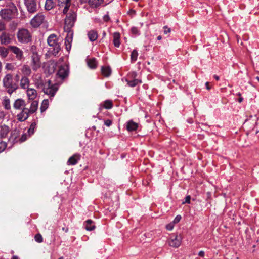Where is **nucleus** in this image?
<instances>
[{"label":"nucleus","instance_id":"1","mask_svg":"<svg viewBox=\"0 0 259 259\" xmlns=\"http://www.w3.org/2000/svg\"><path fill=\"white\" fill-rule=\"evenodd\" d=\"M2 83L3 87L10 95H11L19 88L18 83L14 82L13 76L11 73H7L5 75L3 78Z\"/></svg>","mask_w":259,"mask_h":259},{"label":"nucleus","instance_id":"2","mask_svg":"<svg viewBox=\"0 0 259 259\" xmlns=\"http://www.w3.org/2000/svg\"><path fill=\"white\" fill-rule=\"evenodd\" d=\"M17 13V7L14 4H11L9 8L2 9L0 11V16L3 19L10 21L15 17Z\"/></svg>","mask_w":259,"mask_h":259},{"label":"nucleus","instance_id":"3","mask_svg":"<svg viewBox=\"0 0 259 259\" xmlns=\"http://www.w3.org/2000/svg\"><path fill=\"white\" fill-rule=\"evenodd\" d=\"M47 42L50 47H52L51 53L54 56H56L61 50V47L58 42V39L54 34L49 35L47 39Z\"/></svg>","mask_w":259,"mask_h":259},{"label":"nucleus","instance_id":"4","mask_svg":"<svg viewBox=\"0 0 259 259\" xmlns=\"http://www.w3.org/2000/svg\"><path fill=\"white\" fill-rule=\"evenodd\" d=\"M18 40L21 43H28L31 41L32 36L26 29H20L17 32Z\"/></svg>","mask_w":259,"mask_h":259},{"label":"nucleus","instance_id":"5","mask_svg":"<svg viewBox=\"0 0 259 259\" xmlns=\"http://www.w3.org/2000/svg\"><path fill=\"white\" fill-rule=\"evenodd\" d=\"M57 90L58 88L56 85L51 84L50 80L45 82V84L42 88L44 93L49 95L50 97H54Z\"/></svg>","mask_w":259,"mask_h":259},{"label":"nucleus","instance_id":"6","mask_svg":"<svg viewBox=\"0 0 259 259\" xmlns=\"http://www.w3.org/2000/svg\"><path fill=\"white\" fill-rule=\"evenodd\" d=\"M31 58L32 69L36 71L41 66L40 57L37 53L33 52Z\"/></svg>","mask_w":259,"mask_h":259},{"label":"nucleus","instance_id":"7","mask_svg":"<svg viewBox=\"0 0 259 259\" xmlns=\"http://www.w3.org/2000/svg\"><path fill=\"white\" fill-rule=\"evenodd\" d=\"M182 237L180 235H172L168 240L169 246L174 248L179 247L181 244Z\"/></svg>","mask_w":259,"mask_h":259},{"label":"nucleus","instance_id":"8","mask_svg":"<svg viewBox=\"0 0 259 259\" xmlns=\"http://www.w3.org/2000/svg\"><path fill=\"white\" fill-rule=\"evenodd\" d=\"M44 19V15L38 13L31 19L30 24L33 27H38L43 23Z\"/></svg>","mask_w":259,"mask_h":259},{"label":"nucleus","instance_id":"9","mask_svg":"<svg viewBox=\"0 0 259 259\" xmlns=\"http://www.w3.org/2000/svg\"><path fill=\"white\" fill-rule=\"evenodd\" d=\"M24 3L29 12L34 13L36 11L37 4L35 0H24Z\"/></svg>","mask_w":259,"mask_h":259},{"label":"nucleus","instance_id":"10","mask_svg":"<svg viewBox=\"0 0 259 259\" xmlns=\"http://www.w3.org/2000/svg\"><path fill=\"white\" fill-rule=\"evenodd\" d=\"M30 114L28 112V108L24 107L20 113L17 114V119L20 122L24 121L28 119Z\"/></svg>","mask_w":259,"mask_h":259},{"label":"nucleus","instance_id":"11","mask_svg":"<svg viewBox=\"0 0 259 259\" xmlns=\"http://www.w3.org/2000/svg\"><path fill=\"white\" fill-rule=\"evenodd\" d=\"M19 134V132L17 130L14 131L13 133L11 134V136L10 137V139H13V142H23L26 140L27 138L29 137L30 136H28V134H24L22 135L21 137L19 139L17 140V136Z\"/></svg>","mask_w":259,"mask_h":259},{"label":"nucleus","instance_id":"12","mask_svg":"<svg viewBox=\"0 0 259 259\" xmlns=\"http://www.w3.org/2000/svg\"><path fill=\"white\" fill-rule=\"evenodd\" d=\"M9 48L16 55V58L19 60H21L23 58V52L19 48L16 46H10Z\"/></svg>","mask_w":259,"mask_h":259},{"label":"nucleus","instance_id":"13","mask_svg":"<svg viewBox=\"0 0 259 259\" xmlns=\"http://www.w3.org/2000/svg\"><path fill=\"white\" fill-rule=\"evenodd\" d=\"M73 39V33L72 32H68L67 35L65 39V45L66 49L67 51H70L71 48V43Z\"/></svg>","mask_w":259,"mask_h":259},{"label":"nucleus","instance_id":"14","mask_svg":"<svg viewBox=\"0 0 259 259\" xmlns=\"http://www.w3.org/2000/svg\"><path fill=\"white\" fill-rule=\"evenodd\" d=\"M68 72L69 70L68 67L67 66H62L59 68L57 75L60 78L64 79L68 76Z\"/></svg>","mask_w":259,"mask_h":259},{"label":"nucleus","instance_id":"15","mask_svg":"<svg viewBox=\"0 0 259 259\" xmlns=\"http://www.w3.org/2000/svg\"><path fill=\"white\" fill-rule=\"evenodd\" d=\"M76 19V14L74 12H69L67 14L66 18L65 20L66 24H68L72 26L73 24L74 21Z\"/></svg>","mask_w":259,"mask_h":259},{"label":"nucleus","instance_id":"16","mask_svg":"<svg viewBox=\"0 0 259 259\" xmlns=\"http://www.w3.org/2000/svg\"><path fill=\"white\" fill-rule=\"evenodd\" d=\"M26 94L29 100H34L37 96V92L34 89L28 88L26 89Z\"/></svg>","mask_w":259,"mask_h":259},{"label":"nucleus","instance_id":"17","mask_svg":"<svg viewBox=\"0 0 259 259\" xmlns=\"http://www.w3.org/2000/svg\"><path fill=\"white\" fill-rule=\"evenodd\" d=\"M25 106V101L24 100L19 98L16 99L13 104V107L16 110H20L23 108Z\"/></svg>","mask_w":259,"mask_h":259},{"label":"nucleus","instance_id":"18","mask_svg":"<svg viewBox=\"0 0 259 259\" xmlns=\"http://www.w3.org/2000/svg\"><path fill=\"white\" fill-rule=\"evenodd\" d=\"M30 85V80L26 76H22L20 81V86L21 89L26 90Z\"/></svg>","mask_w":259,"mask_h":259},{"label":"nucleus","instance_id":"19","mask_svg":"<svg viewBox=\"0 0 259 259\" xmlns=\"http://www.w3.org/2000/svg\"><path fill=\"white\" fill-rule=\"evenodd\" d=\"M113 106L112 101L110 100H107L99 105V109L100 111H101L103 108L110 109H111Z\"/></svg>","mask_w":259,"mask_h":259},{"label":"nucleus","instance_id":"20","mask_svg":"<svg viewBox=\"0 0 259 259\" xmlns=\"http://www.w3.org/2000/svg\"><path fill=\"white\" fill-rule=\"evenodd\" d=\"M10 132V128L5 124L0 126V137L5 138Z\"/></svg>","mask_w":259,"mask_h":259},{"label":"nucleus","instance_id":"21","mask_svg":"<svg viewBox=\"0 0 259 259\" xmlns=\"http://www.w3.org/2000/svg\"><path fill=\"white\" fill-rule=\"evenodd\" d=\"M80 156L79 154H74L70 157L67 161V164L68 165H74L77 164L79 160Z\"/></svg>","mask_w":259,"mask_h":259},{"label":"nucleus","instance_id":"22","mask_svg":"<svg viewBox=\"0 0 259 259\" xmlns=\"http://www.w3.org/2000/svg\"><path fill=\"white\" fill-rule=\"evenodd\" d=\"M0 41L2 44H8L11 41L9 34L5 32H3L0 36Z\"/></svg>","mask_w":259,"mask_h":259},{"label":"nucleus","instance_id":"23","mask_svg":"<svg viewBox=\"0 0 259 259\" xmlns=\"http://www.w3.org/2000/svg\"><path fill=\"white\" fill-rule=\"evenodd\" d=\"M38 102L37 101H33L30 105L29 108H28V112L31 114L34 113L36 112L38 109Z\"/></svg>","mask_w":259,"mask_h":259},{"label":"nucleus","instance_id":"24","mask_svg":"<svg viewBox=\"0 0 259 259\" xmlns=\"http://www.w3.org/2000/svg\"><path fill=\"white\" fill-rule=\"evenodd\" d=\"M21 70L23 74V76H26L27 77L31 75L32 72L30 67L27 65H24L22 67Z\"/></svg>","mask_w":259,"mask_h":259},{"label":"nucleus","instance_id":"25","mask_svg":"<svg viewBox=\"0 0 259 259\" xmlns=\"http://www.w3.org/2000/svg\"><path fill=\"white\" fill-rule=\"evenodd\" d=\"M88 36L91 41H94L98 38V33L96 30H91L88 32Z\"/></svg>","mask_w":259,"mask_h":259},{"label":"nucleus","instance_id":"26","mask_svg":"<svg viewBox=\"0 0 259 259\" xmlns=\"http://www.w3.org/2000/svg\"><path fill=\"white\" fill-rule=\"evenodd\" d=\"M2 105L6 110L11 109V106L10 100L7 96H5L3 98Z\"/></svg>","mask_w":259,"mask_h":259},{"label":"nucleus","instance_id":"27","mask_svg":"<svg viewBox=\"0 0 259 259\" xmlns=\"http://www.w3.org/2000/svg\"><path fill=\"white\" fill-rule=\"evenodd\" d=\"M113 43L116 47H119L120 45V34L119 32H115L113 33Z\"/></svg>","mask_w":259,"mask_h":259},{"label":"nucleus","instance_id":"28","mask_svg":"<svg viewBox=\"0 0 259 259\" xmlns=\"http://www.w3.org/2000/svg\"><path fill=\"white\" fill-rule=\"evenodd\" d=\"M138 124L132 120L129 121L127 123L126 128L128 131H135L138 128Z\"/></svg>","mask_w":259,"mask_h":259},{"label":"nucleus","instance_id":"29","mask_svg":"<svg viewBox=\"0 0 259 259\" xmlns=\"http://www.w3.org/2000/svg\"><path fill=\"white\" fill-rule=\"evenodd\" d=\"M103 2L104 0H89V4L92 8H98Z\"/></svg>","mask_w":259,"mask_h":259},{"label":"nucleus","instance_id":"30","mask_svg":"<svg viewBox=\"0 0 259 259\" xmlns=\"http://www.w3.org/2000/svg\"><path fill=\"white\" fill-rule=\"evenodd\" d=\"M87 64L89 67L91 69H95L97 66V62L95 58L87 59Z\"/></svg>","mask_w":259,"mask_h":259},{"label":"nucleus","instance_id":"31","mask_svg":"<svg viewBox=\"0 0 259 259\" xmlns=\"http://www.w3.org/2000/svg\"><path fill=\"white\" fill-rule=\"evenodd\" d=\"M102 74L105 77H109L111 73V69L109 66H103L101 68Z\"/></svg>","mask_w":259,"mask_h":259},{"label":"nucleus","instance_id":"32","mask_svg":"<svg viewBox=\"0 0 259 259\" xmlns=\"http://www.w3.org/2000/svg\"><path fill=\"white\" fill-rule=\"evenodd\" d=\"M126 81L127 82L128 85L131 87H135L136 85H137L139 84H141L142 83V81L141 80L137 79H134L131 80H128L127 79Z\"/></svg>","mask_w":259,"mask_h":259},{"label":"nucleus","instance_id":"33","mask_svg":"<svg viewBox=\"0 0 259 259\" xmlns=\"http://www.w3.org/2000/svg\"><path fill=\"white\" fill-rule=\"evenodd\" d=\"M85 229L87 231H92L95 229V226L92 225L93 221L91 220H88L86 222Z\"/></svg>","mask_w":259,"mask_h":259},{"label":"nucleus","instance_id":"34","mask_svg":"<svg viewBox=\"0 0 259 259\" xmlns=\"http://www.w3.org/2000/svg\"><path fill=\"white\" fill-rule=\"evenodd\" d=\"M54 3L53 0H46L45 5V8L47 10H50L53 8Z\"/></svg>","mask_w":259,"mask_h":259},{"label":"nucleus","instance_id":"35","mask_svg":"<svg viewBox=\"0 0 259 259\" xmlns=\"http://www.w3.org/2000/svg\"><path fill=\"white\" fill-rule=\"evenodd\" d=\"M35 84L37 88H42L44 87L45 84V82L42 79L41 77H39L38 79H36L34 81Z\"/></svg>","mask_w":259,"mask_h":259},{"label":"nucleus","instance_id":"36","mask_svg":"<svg viewBox=\"0 0 259 259\" xmlns=\"http://www.w3.org/2000/svg\"><path fill=\"white\" fill-rule=\"evenodd\" d=\"M49 106V100L48 99H45L42 101L40 111L41 112H43L46 110Z\"/></svg>","mask_w":259,"mask_h":259},{"label":"nucleus","instance_id":"37","mask_svg":"<svg viewBox=\"0 0 259 259\" xmlns=\"http://www.w3.org/2000/svg\"><path fill=\"white\" fill-rule=\"evenodd\" d=\"M36 127V124L35 122L31 123L29 128L27 131V132L28 133V136H31L34 133Z\"/></svg>","mask_w":259,"mask_h":259},{"label":"nucleus","instance_id":"38","mask_svg":"<svg viewBox=\"0 0 259 259\" xmlns=\"http://www.w3.org/2000/svg\"><path fill=\"white\" fill-rule=\"evenodd\" d=\"M8 54V51L7 48L5 47H0V55L5 58Z\"/></svg>","mask_w":259,"mask_h":259},{"label":"nucleus","instance_id":"39","mask_svg":"<svg viewBox=\"0 0 259 259\" xmlns=\"http://www.w3.org/2000/svg\"><path fill=\"white\" fill-rule=\"evenodd\" d=\"M138 56V52L136 50H134L131 54V59L132 61H136L137 60Z\"/></svg>","mask_w":259,"mask_h":259},{"label":"nucleus","instance_id":"40","mask_svg":"<svg viewBox=\"0 0 259 259\" xmlns=\"http://www.w3.org/2000/svg\"><path fill=\"white\" fill-rule=\"evenodd\" d=\"M7 143L4 141L0 142V153L3 152L7 148Z\"/></svg>","mask_w":259,"mask_h":259},{"label":"nucleus","instance_id":"41","mask_svg":"<svg viewBox=\"0 0 259 259\" xmlns=\"http://www.w3.org/2000/svg\"><path fill=\"white\" fill-rule=\"evenodd\" d=\"M49 70L48 72L49 73L54 72L55 70V64L53 63H51L48 66Z\"/></svg>","mask_w":259,"mask_h":259},{"label":"nucleus","instance_id":"42","mask_svg":"<svg viewBox=\"0 0 259 259\" xmlns=\"http://www.w3.org/2000/svg\"><path fill=\"white\" fill-rule=\"evenodd\" d=\"M34 239L35 241L38 243H41L43 241V238L40 234H37L35 235Z\"/></svg>","mask_w":259,"mask_h":259},{"label":"nucleus","instance_id":"43","mask_svg":"<svg viewBox=\"0 0 259 259\" xmlns=\"http://www.w3.org/2000/svg\"><path fill=\"white\" fill-rule=\"evenodd\" d=\"M70 3H68L67 4H64V5L63 6H62L63 7H64V9L62 11V12L64 14H67V12L68 11L69 8L70 7Z\"/></svg>","mask_w":259,"mask_h":259},{"label":"nucleus","instance_id":"44","mask_svg":"<svg viewBox=\"0 0 259 259\" xmlns=\"http://www.w3.org/2000/svg\"><path fill=\"white\" fill-rule=\"evenodd\" d=\"M71 0H57L58 5L59 7L63 6L64 4L70 3Z\"/></svg>","mask_w":259,"mask_h":259},{"label":"nucleus","instance_id":"45","mask_svg":"<svg viewBox=\"0 0 259 259\" xmlns=\"http://www.w3.org/2000/svg\"><path fill=\"white\" fill-rule=\"evenodd\" d=\"M131 32L133 34L135 35H140V31L136 27H133L131 28Z\"/></svg>","mask_w":259,"mask_h":259},{"label":"nucleus","instance_id":"46","mask_svg":"<svg viewBox=\"0 0 259 259\" xmlns=\"http://www.w3.org/2000/svg\"><path fill=\"white\" fill-rule=\"evenodd\" d=\"M5 68L8 70H13L15 67L13 64L11 63H7L5 66Z\"/></svg>","mask_w":259,"mask_h":259},{"label":"nucleus","instance_id":"47","mask_svg":"<svg viewBox=\"0 0 259 259\" xmlns=\"http://www.w3.org/2000/svg\"><path fill=\"white\" fill-rule=\"evenodd\" d=\"M175 224L173 222L170 223L166 226L167 230L171 231L173 229Z\"/></svg>","mask_w":259,"mask_h":259},{"label":"nucleus","instance_id":"48","mask_svg":"<svg viewBox=\"0 0 259 259\" xmlns=\"http://www.w3.org/2000/svg\"><path fill=\"white\" fill-rule=\"evenodd\" d=\"M137 76V73L135 72H133L131 73H130L128 75V78L131 79H135L136 77Z\"/></svg>","mask_w":259,"mask_h":259},{"label":"nucleus","instance_id":"49","mask_svg":"<svg viewBox=\"0 0 259 259\" xmlns=\"http://www.w3.org/2000/svg\"><path fill=\"white\" fill-rule=\"evenodd\" d=\"M163 32L165 34H166L171 32V29L170 28H168L167 26H164L163 27Z\"/></svg>","mask_w":259,"mask_h":259},{"label":"nucleus","instance_id":"50","mask_svg":"<svg viewBox=\"0 0 259 259\" xmlns=\"http://www.w3.org/2000/svg\"><path fill=\"white\" fill-rule=\"evenodd\" d=\"M112 124V121L110 119H107L104 121V124L107 127L110 126Z\"/></svg>","mask_w":259,"mask_h":259},{"label":"nucleus","instance_id":"51","mask_svg":"<svg viewBox=\"0 0 259 259\" xmlns=\"http://www.w3.org/2000/svg\"><path fill=\"white\" fill-rule=\"evenodd\" d=\"M181 216L180 215H177L175 218L174 219V221H172V222L175 224H177L178 223V222H180V221L181 220Z\"/></svg>","mask_w":259,"mask_h":259},{"label":"nucleus","instance_id":"52","mask_svg":"<svg viewBox=\"0 0 259 259\" xmlns=\"http://www.w3.org/2000/svg\"><path fill=\"white\" fill-rule=\"evenodd\" d=\"M5 28V24L0 20V31L4 30Z\"/></svg>","mask_w":259,"mask_h":259},{"label":"nucleus","instance_id":"53","mask_svg":"<svg viewBox=\"0 0 259 259\" xmlns=\"http://www.w3.org/2000/svg\"><path fill=\"white\" fill-rule=\"evenodd\" d=\"M190 200H191V197L190 195H188L187 196H186V198H185V202H183L182 203L183 204H184V203H190Z\"/></svg>","mask_w":259,"mask_h":259},{"label":"nucleus","instance_id":"54","mask_svg":"<svg viewBox=\"0 0 259 259\" xmlns=\"http://www.w3.org/2000/svg\"><path fill=\"white\" fill-rule=\"evenodd\" d=\"M255 120H255V118H254V119H251V118H250V119H249L246 120L245 121V122L244 124H245V125H248L249 123H250L251 122H250L251 121H255Z\"/></svg>","mask_w":259,"mask_h":259},{"label":"nucleus","instance_id":"55","mask_svg":"<svg viewBox=\"0 0 259 259\" xmlns=\"http://www.w3.org/2000/svg\"><path fill=\"white\" fill-rule=\"evenodd\" d=\"M198 255L200 257H204L205 255V252L204 251H200L198 253Z\"/></svg>","mask_w":259,"mask_h":259},{"label":"nucleus","instance_id":"56","mask_svg":"<svg viewBox=\"0 0 259 259\" xmlns=\"http://www.w3.org/2000/svg\"><path fill=\"white\" fill-rule=\"evenodd\" d=\"M104 18V21H109V19H110L109 16V15H104V18Z\"/></svg>","mask_w":259,"mask_h":259},{"label":"nucleus","instance_id":"57","mask_svg":"<svg viewBox=\"0 0 259 259\" xmlns=\"http://www.w3.org/2000/svg\"><path fill=\"white\" fill-rule=\"evenodd\" d=\"M62 230L64 231L65 232L67 233V232H68L69 229L67 227H63L62 228Z\"/></svg>","mask_w":259,"mask_h":259},{"label":"nucleus","instance_id":"58","mask_svg":"<svg viewBox=\"0 0 259 259\" xmlns=\"http://www.w3.org/2000/svg\"><path fill=\"white\" fill-rule=\"evenodd\" d=\"M205 85H206V89L207 90H209L210 89V87L209 85V82H206V83H205Z\"/></svg>","mask_w":259,"mask_h":259},{"label":"nucleus","instance_id":"59","mask_svg":"<svg viewBox=\"0 0 259 259\" xmlns=\"http://www.w3.org/2000/svg\"><path fill=\"white\" fill-rule=\"evenodd\" d=\"M214 78L217 80H219V77L216 75H214Z\"/></svg>","mask_w":259,"mask_h":259},{"label":"nucleus","instance_id":"60","mask_svg":"<svg viewBox=\"0 0 259 259\" xmlns=\"http://www.w3.org/2000/svg\"><path fill=\"white\" fill-rule=\"evenodd\" d=\"M243 100V98L242 97H240L239 98L238 101L239 102L241 103Z\"/></svg>","mask_w":259,"mask_h":259},{"label":"nucleus","instance_id":"61","mask_svg":"<svg viewBox=\"0 0 259 259\" xmlns=\"http://www.w3.org/2000/svg\"><path fill=\"white\" fill-rule=\"evenodd\" d=\"M11 259H18V257L17 256H13Z\"/></svg>","mask_w":259,"mask_h":259},{"label":"nucleus","instance_id":"62","mask_svg":"<svg viewBox=\"0 0 259 259\" xmlns=\"http://www.w3.org/2000/svg\"><path fill=\"white\" fill-rule=\"evenodd\" d=\"M161 38H162V37H161V36L160 35H159V36H158L157 37V39L159 40H161Z\"/></svg>","mask_w":259,"mask_h":259},{"label":"nucleus","instance_id":"63","mask_svg":"<svg viewBox=\"0 0 259 259\" xmlns=\"http://www.w3.org/2000/svg\"><path fill=\"white\" fill-rule=\"evenodd\" d=\"M255 79L259 82V77L258 76L256 77Z\"/></svg>","mask_w":259,"mask_h":259},{"label":"nucleus","instance_id":"64","mask_svg":"<svg viewBox=\"0 0 259 259\" xmlns=\"http://www.w3.org/2000/svg\"><path fill=\"white\" fill-rule=\"evenodd\" d=\"M16 77L17 79H19V75H18V74H17V75H16Z\"/></svg>","mask_w":259,"mask_h":259}]
</instances>
